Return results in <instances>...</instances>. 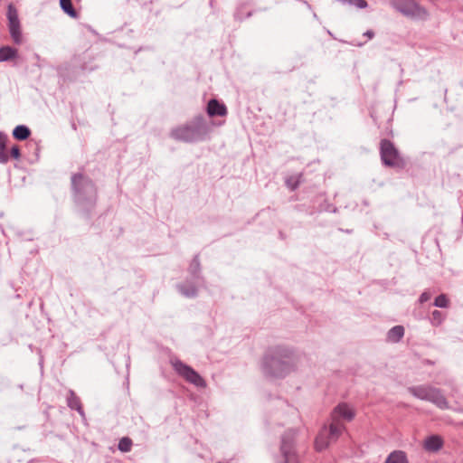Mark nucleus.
I'll return each mask as SVG.
<instances>
[{
    "instance_id": "dca6fc26",
    "label": "nucleus",
    "mask_w": 463,
    "mask_h": 463,
    "mask_svg": "<svg viewBox=\"0 0 463 463\" xmlns=\"http://www.w3.org/2000/svg\"><path fill=\"white\" fill-rule=\"evenodd\" d=\"M189 273L192 275L193 279L196 280L197 283L203 282V279L200 276L201 264L199 260V256L195 255L190 265H189Z\"/></svg>"
},
{
    "instance_id": "cd10ccee",
    "label": "nucleus",
    "mask_w": 463,
    "mask_h": 463,
    "mask_svg": "<svg viewBox=\"0 0 463 463\" xmlns=\"http://www.w3.org/2000/svg\"><path fill=\"white\" fill-rule=\"evenodd\" d=\"M286 184L292 191H294L298 187L299 181L295 180L294 177H290L287 179Z\"/></svg>"
},
{
    "instance_id": "f8f14e48",
    "label": "nucleus",
    "mask_w": 463,
    "mask_h": 463,
    "mask_svg": "<svg viewBox=\"0 0 463 463\" xmlns=\"http://www.w3.org/2000/svg\"><path fill=\"white\" fill-rule=\"evenodd\" d=\"M207 114L210 117H223L227 114V108L223 103H221L217 99H210L207 104Z\"/></svg>"
},
{
    "instance_id": "4be33fe9",
    "label": "nucleus",
    "mask_w": 463,
    "mask_h": 463,
    "mask_svg": "<svg viewBox=\"0 0 463 463\" xmlns=\"http://www.w3.org/2000/svg\"><path fill=\"white\" fill-rule=\"evenodd\" d=\"M61 10L71 18H78L79 14L73 7L71 0H60Z\"/></svg>"
},
{
    "instance_id": "c756f323",
    "label": "nucleus",
    "mask_w": 463,
    "mask_h": 463,
    "mask_svg": "<svg viewBox=\"0 0 463 463\" xmlns=\"http://www.w3.org/2000/svg\"><path fill=\"white\" fill-rule=\"evenodd\" d=\"M431 298V294L430 292L429 291H424L423 293H421V295L420 296L419 298V301L420 303L423 304L427 301H429Z\"/></svg>"
},
{
    "instance_id": "5701e85b",
    "label": "nucleus",
    "mask_w": 463,
    "mask_h": 463,
    "mask_svg": "<svg viewBox=\"0 0 463 463\" xmlns=\"http://www.w3.org/2000/svg\"><path fill=\"white\" fill-rule=\"evenodd\" d=\"M6 15H7V19H8V24H14L16 23H20L19 17H18V12H17L16 8L12 4H10L8 5Z\"/></svg>"
},
{
    "instance_id": "c85d7f7f",
    "label": "nucleus",
    "mask_w": 463,
    "mask_h": 463,
    "mask_svg": "<svg viewBox=\"0 0 463 463\" xmlns=\"http://www.w3.org/2000/svg\"><path fill=\"white\" fill-rule=\"evenodd\" d=\"M10 156L14 159H19L21 156L20 148L18 146H13L10 150Z\"/></svg>"
},
{
    "instance_id": "423d86ee",
    "label": "nucleus",
    "mask_w": 463,
    "mask_h": 463,
    "mask_svg": "<svg viewBox=\"0 0 463 463\" xmlns=\"http://www.w3.org/2000/svg\"><path fill=\"white\" fill-rule=\"evenodd\" d=\"M298 431L295 429L287 430L281 436L279 454L277 463H302V458L297 449Z\"/></svg>"
},
{
    "instance_id": "412c9836",
    "label": "nucleus",
    "mask_w": 463,
    "mask_h": 463,
    "mask_svg": "<svg viewBox=\"0 0 463 463\" xmlns=\"http://www.w3.org/2000/svg\"><path fill=\"white\" fill-rule=\"evenodd\" d=\"M31 135V130L24 125H19L14 128L13 136L15 139L23 141L27 139Z\"/></svg>"
},
{
    "instance_id": "bb28decb",
    "label": "nucleus",
    "mask_w": 463,
    "mask_h": 463,
    "mask_svg": "<svg viewBox=\"0 0 463 463\" xmlns=\"http://www.w3.org/2000/svg\"><path fill=\"white\" fill-rule=\"evenodd\" d=\"M350 5H354L358 9L366 8L368 4L365 0H350Z\"/></svg>"
},
{
    "instance_id": "7c9ffc66",
    "label": "nucleus",
    "mask_w": 463,
    "mask_h": 463,
    "mask_svg": "<svg viewBox=\"0 0 463 463\" xmlns=\"http://www.w3.org/2000/svg\"><path fill=\"white\" fill-rule=\"evenodd\" d=\"M364 36H366L368 39H373L374 37V32L373 30H367L364 33Z\"/></svg>"
},
{
    "instance_id": "393cba45",
    "label": "nucleus",
    "mask_w": 463,
    "mask_h": 463,
    "mask_svg": "<svg viewBox=\"0 0 463 463\" xmlns=\"http://www.w3.org/2000/svg\"><path fill=\"white\" fill-rule=\"evenodd\" d=\"M449 300L445 294L439 295L434 300V306L441 308L449 307Z\"/></svg>"
},
{
    "instance_id": "f3484780",
    "label": "nucleus",
    "mask_w": 463,
    "mask_h": 463,
    "mask_svg": "<svg viewBox=\"0 0 463 463\" xmlns=\"http://www.w3.org/2000/svg\"><path fill=\"white\" fill-rule=\"evenodd\" d=\"M404 335V327L402 326H395L387 333V339L392 343H398Z\"/></svg>"
},
{
    "instance_id": "f03ea898",
    "label": "nucleus",
    "mask_w": 463,
    "mask_h": 463,
    "mask_svg": "<svg viewBox=\"0 0 463 463\" xmlns=\"http://www.w3.org/2000/svg\"><path fill=\"white\" fill-rule=\"evenodd\" d=\"M210 132L211 127L205 118L198 115L189 122L172 128L169 136L176 141L197 143L205 140Z\"/></svg>"
},
{
    "instance_id": "6ab92c4d",
    "label": "nucleus",
    "mask_w": 463,
    "mask_h": 463,
    "mask_svg": "<svg viewBox=\"0 0 463 463\" xmlns=\"http://www.w3.org/2000/svg\"><path fill=\"white\" fill-rule=\"evenodd\" d=\"M18 55L15 48L11 46H3L0 48V61H9Z\"/></svg>"
},
{
    "instance_id": "ddd939ff",
    "label": "nucleus",
    "mask_w": 463,
    "mask_h": 463,
    "mask_svg": "<svg viewBox=\"0 0 463 463\" xmlns=\"http://www.w3.org/2000/svg\"><path fill=\"white\" fill-rule=\"evenodd\" d=\"M67 405L70 409L77 411L82 417L85 416L80 399L74 391L70 390L67 394Z\"/></svg>"
},
{
    "instance_id": "b1692460",
    "label": "nucleus",
    "mask_w": 463,
    "mask_h": 463,
    "mask_svg": "<svg viewBox=\"0 0 463 463\" xmlns=\"http://www.w3.org/2000/svg\"><path fill=\"white\" fill-rule=\"evenodd\" d=\"M132 444L131 439L124 437L120 439L118 448L121 452H128L131 450Z\"/></svg>"
},
{
    "instance_id": "473e14b6",
    "label": "nucleus",
    "mask_w": 463,
    "mask_h": 463,
    "mask_svg": "<svg viewBox=\"0 0 463 463\" xmlns=\"http://www.w3.org/2000/svg\"><path fill=\"white\" fill-rule=\"evenodd\" d=\"M462 412H463V409H462Z\"/></svg>"
},
{
    "instance_id": "a878e982",
    "label": "nucleus",
    "mask_w": 463,
    "mask_h": 463,
    "mask_svg": "<svg viewBox=\"0 0 463 463\" xmlns=\"http://www.w3.org/2000/svg\"><path fill=\"white\" fill-rule=\"evenodd\" d=\"M444 320V315L439 310H434L431 314V322L433 325H440Z\"/></svg>"
},
{
    "instance_id": "f257e3e1",
    "label": "nucleus",
    "mask_w": 463,
    "mask_h": 463,
    "mask_svg": "<svg viewBox=\"0 0 463 463\" xmlns=\"http://www.w3.org/2000/svg\"><path fill=\"white\" fill-rule=\"evenodd\" d=\"M261 368L269 377L283 378L295 368L294 353L285 346H274L265 353Z\"/></svg>"
},
{
    "instance_id": "a211bd4d",
    "label": "nucleus",
    "mask_w": 463,
    "mask_h": 463,
    "mask_svg": "<svg viewBox=\"0 0 463 463\" xmlns=\"http://www.w3.org/2000/svg\"><path fill=\"white\" fill-rule=\"evenodd\" d=\"M8 28L13 42L15 44H21L23 43V34L21 31L20 23L8 24Z\"/></svg>"
},
{
    "instance_id": "1a4fd4ad",
    "label": "nucleus",
    "mask_w": 463,
    "mask_h": 463,
    "mask_svg": "<svg viewBox=\"0 0 463 463\" xmlns=\"http://www.w3.org/2000/svg\"><path fill=\"white\" fill-rule=\"evenodd\" d=\"M391 5L404 15L420 19L428 17L427 10L414 0H391Z\"/></svg>"
},
{
    "instance_id": "39448f33",
    "label": "nucleus",
    "mask_w": 463,
    "mask_h": 463,
    "mask_svg": "<svg viewBox=\"0 0 463 463\" xmlns=\"http://www.w3.org/2000/svg\"><path fill=\"white\" fill-rule=\"evenodd\" d=\"M408 392L415 398L430 402L440 410L450 408L443 392L430 384L411 386L408 388Z\"/></svg>"
},
{
    "instance_id": "2eb2a0df",
    "label": "nucleus",
    "mask_w": 463,
    "mask_h": 463,
    "mask_svg": "<svg viewBox=\"0 0 463 463\" xmlns=\"http://www.w3.org/2000/svg\"><path fill=\"white\" fill-rule=\"evenodd\" d=\"M384 463H409V459L405 451L396 449L387 456Z\"/></svg>"
},
{
    "instance_id": "2f4dec72",
    "label": "nucleus",
    "mask_w": 463,
    "mask_h": 463,
    "mask_svg": "<svg viewBox=\"0 0 463 463\" xmlns=\"http://www.w3.org/2000/svg\"><path fill=\"white\" fill-rule=\"evenodd\" d=\"M354 45H356V46H363L364 43H355Z\"/></svg>"
},
{
    "instance_id": "9b49d317",
    "label": "nucleus",
    "mask_w": 463,
    "mask_h": 463,
    "mask_svg": "<svg viewBox=\"0 0 463 463\" xmlns=\"http://www.w3.org/2000/svg\"><path fill=\"white\" fill-rule=\"evenodd\" d=\"M444 445L443 439L439 435H430L424 439L423 449L430 453L438 452Z\"/></svg>"
},
{
    "instance_id": "9d476101",
    "label": "nucleus",
    "mask_w": 463,
    "mask_h": 463,
    "mask_svg": "<svg viewBox=\"0 0 463 463\" xmlns=\"http://www.w3.org/2000/svg\"><path fill=\"white\" fill-rule=\"evenodd\" d=\"M339 438H333L330 433V425L324 426L317 436L315 439L314 448L317 452H321L325 450L331 442H335Z\"/></svg>"
},
{
    "instance_id": "aec40b11",
    "label": "nucleus",
    "mask_w": 463,
    "mask_h": 463,
    "mask_svg": "<svg viewBox=\"0 0 463 463\" xmlns=\"http://www.w3.org/2000/svg\"><path fill=\"white\" fill-rule=\"evenodd\" d=\"M8 141V137L0 132V163L6 164L9 161V156L6 152V145Z\"/></svg>"
},
{
    "instance_id": "0eeeda50",
    "label": "nucleus",
    "mask_w": 463,
    "mask_h": 463,
    "mask_svg": "<svg viewBox=\"0 0 463 463\" xmlns=\"http://www.w3.org/2000/svg\"><path fill=\"white\" fill-rule=\"evenodd\" d=\"M380 156L383 164L391 167H403L404 161L398 149L389 139L383 138L380 142Z\"/></svg>"
},
{
    "instance_id": "20e7f679",
    "label": "nucleus",
    "mask_w": 463,
    "mask_h": 463,
    "mask_svg": "<svg viewBox=\"0 0 463 463\" xmlns=\"http://www.w3.org/2000/svg\"><path fill=\"white\" fill-rule=\"evenodd\" d=\"M355 417L354 409L346 402H340L330 414V433L333 438H339L346 428L345 421H352Z\"/></svg>"
},
{
    "instance_id": "7ed1b4c3",
    "label": "nucleus",
    "mask_w": 463,
    "mask_h": 463,
    "mask_svg": "<svg viewBox=\"0 0 463 463\" xmlns=\"http://www.w3.org/2000/svg\"><path fill=\"white\" fill-rule=\"evenodd\" d=\"M71 181L74 202L81 206L93 207L98 199V189L94 182L81 173L73 174Z\"/></svg>"
},
{
    "instance_id": "6e6552de",
    "label": "nucleus",
    "mask_w": 463,
    "mask_h": 463,
    "mask_svg": "<svg viewBox=\"0 0 463 463\" xmlns=\"http://www.w3.org/2000/svg\"><path fill=\"white\" fill-rule=\"evenodd\" d=\"M171 364L175 373L187 383L198 388L206 387L204 379L190 365L178 359L172 360Z\"/></svg>"
},
{
    "instance_id": "4468645a",
    "label": "nucleus",
    "mask_w": 463,
    "mask_h": 463,
    "mask_svg": "<svg viewBox=\"0 0 463 463\" xmlns=\"http://www.w3.org/2000/svg\"><path fill=\"white\" fill-rule=\"evenodd\" d=\"M195 283L198 284L196 281L195 282L186 281L184 283L178 284L176 286V288H177L178 291L185 298H194L197 296V291H198Z\"/></svg>"
}]
</instances>
